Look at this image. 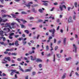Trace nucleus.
I'll use <instances>...</instances> for the list:
<instances>
[{"instance_id": "nucleus-64", "label": "nucleus", "mask_w": 79, "mask_h": 79, "mask_svg": "<svg viewBox=\"0 0 79 79\" xmlns=\"http://www.w3.org/2000/svg\"><path fill=\"white\" fill-rule=\"evenodd\" d=\"M33 75H35V72H33Z\"/></svg>"}, {"instance_id": "nucleus-13", "label": "nucleus", "mask_w": 79, "mask_h": 79, "mask_svg": "<svg viewBox=\"0 0 79 79\" xmlns=\"http://www.w3.org/2000/svg\"><path fill=\"white\" fill-rule=\"evenodd\" d=\"M66 73H64L63 75V76L61 78L62 79H64L65 77H66Z\"/></svg>"}, {"instance_id": "nucleus-36", "label": "nucleus", "mask_w": 79, "mask_h": 79, "mask_svg": "<svg viewBox=\"0 0 79 79\" xmlns=\"http://www.w3.org/2000/svg\"><path fill=\"white\" fill-rule=\"evenodd\" d=\"M77 2H75L74 3V5L75 6V7H76V8H77Z\"/></svg>"}, {"instance_id": "nucleus-26", "label": "nucleus", "mask_w": 79, "mask_h": 79, "mask_svg": "<svg viewBox=\"0 0 79 79\" xmlns=\"http://www.w3.org/2000/svg\"><path fill=\"white\" fill-rule=\"evenodd\" d=\"M53 61L54 62H55V55L54 54L53 55Z\"/></svg>"}, {"instance_id": "nucleus-20", "label": "nucleus", "mask_w": 79, "mask_h": 79, "mask_svg": "<svg viewBox=\"0 0 79 79\" xmlns=\"http://www.w3.org/2000/svg\"><path fill=\"white\" fill-rule=\"evenodd\" d=\"M7 63V61L5 59L4 60V61H2V63Z\"/></svg>"}, {"instance_id": "nucleus-37", "label": "nucleus", "mask_w": 79, "mask_h": 79, "mask_svg": "<svg viewBox=\"0 0 79 79\" xmlns=\"http://www.w3.org/2000/svg\"><path fill=\"white\" fill-rule=\"evenodd\" d=\"M22 14H27V13L25 11H22L21 12Z\"/></svg>"}, {"instance_id": "nucleus-48", "label": "nucleus", "mask_w": 79, "mask_h": 79, "mask_svg": "<svg viewBox=\"0 0 79 79\" xmlns=\"http://www.w3.org/2000/svg\"><path fill=\"white\" fill-rule=\"evenodd\" d=\"M49 40H50V39H52V36H50L48 38Z\"/></svg>"}, {"instance_id": "nucleus-32", "label": "nucleus", "mask_w": 79, "mask_h": 79, "mask_svg": "<svg viewBox=\"0 0 79 79\" xmlns=\"http://www.w3.org/2000/svg\"><path fill=\"white\" fill-rule=\"evenodd\" d=\"M46 48L47 50H49V47H48V46L47 45L46 46Z\"/></svg>"}, {"instance_id": "nucleus-16", "label": "nucleus", "mask_w": 79, "mask_h": 79, "mask_svg": "<svg viewBox=\"0 0 79 79\" xmlns=\"http://www.w3.org/2000/svg\"><path fill=\"white\" fill-rule=\"evenodd\" d=\"M15 45L16 46H18L19 44H18V40H16L15 41Z\"/></svg>"}, {"instance_id": "nucleus-56", "label": "nucleus", "mask_w": 79, "mask_h": 79, "mask_svg": "<svg viewBox=\"0 0 79 79\" xmlns=\"http://www.w3.org/2000/svg\"><path fill=\"white\" fill-rule=\"evenodd\" d=\"M30 42H31V43H34V41L33 40L30 41Z\"/></svg>"}, {"instance_id": "nucleus-6", "label": "nucleus", "mask_w": 79, "mask_h": 79, "mask_svg": "<svg viewBox=\"0 0 79 79\" xmlns=\"http://www.w3.org/2000/svg\"><path fill=\"white\" fill-rule=\"evenodd\" d=\"M10 23H6V24H5V25H7V26H4V27H9L10 28V29H12V28L11 27V26L10 25Z\"/></svg>"}, {"instance_id": "nucleus-17", "label": "nucleus", "mask_w": 79, "mask_h": 79, "mask_svg": "<svg viewBox=\"0 0 79 79\" xmlns=\"http://www.w3.org/2000/svg\"><path fill=\"white\" fill-rule=\"evenodd\" d=\"M56 55L57 58H60L61 57V56L60 54H56Z\"/></svg>"}, {"instance_id": "nucleus-24", "label": "nucleus", "mask_w": 79, "mask_h": 79, "mask_svg": "<svg viewBox=\"0 0 79 79\" xmlns=\"http://www.w3.org/2000/svg\"><path fill=\"white\" fill-rule=\"evenodd\" d=\"M39 11L40 12V13H43V10L41 9H39Z\"/></svg>"}, {"instance_id": "nucleus-41", "label": "nucleus", "mask_w": 79, "mask_h": 79, "mask_svg": "<svg viewBox=\"0 0 79 79\" xmlns=\"http://www.w3.org/2000/svg\"><path fill=\"white\" fill-rule=\"evenodd\" d=\"M79 61H77L76 63H75V64L76 65H77L78 64H79Z\"/></svg>"}, {"instance_id": "nucleus-7", "label": "nucleus", "mask_w": 79, "mask_h": 79, "mask_svg": "<svg viewBox=\"0 0 79 79\" xmlns=\"http://www.w3.org/2000/svg\"><path fill=\"white\" fill-rule=\"evenodd\" d=\"M8 21L7 19H6L5 20H3L2 19L1 17H0V23H5V22H6Z\"/></svg>"}, {"instance_id": "nucleus-12", "label": "nucleus", "mask_w": 79, "mask_h": 79, "mask_svg": "<svg viewBox=\"0 0 79 79\" xmlns=\"http://www.w3.org/2000/svg\"><path fill=\"white\" fill-rule=\"evenodd\" d=\"M66 38H65L64 39L63 43L64 45H65L66 44Z\"/></svg>"}, {"instance_id": "nucleus-21", "label": "nucleus", "mask_w": 79, "mask_h": 79, "mask_svg": "<svg viewBox=\"0 0 79 79\" xmlns=\"http://www.w3.org/2000/svg\"><path fill=\"white\" fill-rule=\"evenodd\" d=\"M71 59V57H69L68 58H65V60L66 61H69V60H70Z\"/></svg>"}, {"instance_id": "nucleus-59", "label": "nucleus", "mask_w": 79, "mask_h": 79, "mask_svg": "<svg viewBox=\"0 0 79 79\" xmlns=\"http://www.w3.org/2000/svg\"><path fill=\"white\" fill-rule=\"evenodd\" d=\"M50 51H52V50H53V47L51 48V49H50Z\"/></svg>"}, {"instance_id": "nucleus-42", "label": "nucleus", "mask_w": 79, "mask_h": 79, "mask_svg": "<svg viewBox=\"0 0 79 79\" xmlns=\"http://www.w3.org/2000/svg\"><path fill=\"white\" fill-rule=\"evenodd\" d=\"M29 19L30 20L33 19H34V17H30Z\"/></svg>"}, {"instance_id": "nucleus-38", "label": "nucleus", "mask_w": 79, "mask_h": 79, "mask_svg": "<svg viewBox=\"0 0 79 79\" xmlns=\"http://www.w3.org/2000/svg\"><path fill=\"white\" fill-rule=\"evenodd\" d=\"M31 59L32 60H33L34 61V60H35V59L33 58V56H31Z\"/></svg>"}, {"instance_id": "nucleus-10", "label": "nucleus", "mask_w": 79, "mask_h": 79, "mask_svg": "<svg viewBox=\"0 0 79 79\" xmlns=\"http://www.w3.org/2000/svg\"><path fill=\"white\" fill-rule=\"evenodd\" d=\"M42 2H44L43 4L44 5H45V6H47V5H48V3H47L45 2H48V1H42Z\"/></svg>"}, {"instance_id": "nucleus-22", "label": "nucleus", "mask_w": 79, "mask_h": 79, "mask_svg": "<svg viewBox=\"0 0 79 79\" xmlns=\"http://www.w3.org/2000/svg\"><path fill=\"white\" fill-rule=\"evenodd\" d=\"M38 6V4H35L31 6L32 8H33V7H35V6Z\"/></svg>"}, {"instance_id": "nucleus-4", "label": "nucleus", "mask_w": 79, "mask_h": 79, "mask_svg": "<svg viewBox=\"0 0 79 79\" xmlns=\"http://www.w3.org/2000/svg\"><path fill=\"white\" fill-rule=\"evenodd\" d=\"M15 20H16V21H18V22L19 23H21V22H20V21H23V22L24 23H27V21H26L24 20L23 19H15Z\"/></svg>"}, {"instance_id": "nucleus-52", "label": "nucleus", "mask_w": 79, "mask_h": 79, "mask_svg": "<svg viewBox=\"0 0 79 79\" xmlns=\"http://www.w3.org/2000/svg\"><path fill=\"white\" fill-rule=\"evenodd\" d=\"M23 45H25V44H26L27 42L26 41H25V42H24L23 41Z\"/></svg>"}, {"instance_id": "nucleus-63", "label": "nucleus", "mask_w": 79, "mask_h": 79, "mask_svg": "<svg viewBox=\"0 0 79 79\" xmlns=\"http://www.w3.org/2000/svg\"><path fill=\"white\" fill-rule=\"evenodd\" d=\"M60 32H61V33H63V30L62 29H61Z\"/></svg>"}, {"instance_id": "nucleus-5", "label": "nucleus", "mask_w": 79, "mask_h": 79, "mask_svg": "<svg viewBox=\"0 0 79 79\" xmlns=\"http://www.w3.org/2000/svg\"><path fill=\"white\" fill-rule=\"evenodd\" d=\"M63 7L65 9H66V6L65 5H60L59 6V8H60L61 11H63Z\"/></svg>"}, {"instance_id": "nucleus-51", "label": "nucleus", "mask_w": 79, "mask_h": 79, "mask_svg": "<svg viewBox=\"0 0 79 79\" xmlns=\"http://www.w3.org/2000/svg\"><path fill=\"white\" fill-rule=\"evenodd\" d=\"M24 60H28V59H27V57H25L24 58Z\"/></svg>"}, {"instance_id": "nucleus-3", "label": "nucleus", "mask_w": 79, "mask_h": 79, "mask_svg": "<svg viewBox=\"0 0 79 79\" xmlns=\"http://www.w3.org/2000/svg\"><path fill=\"white\" fill-rule=\"evenodd\" d=\"M73 52H75V53H76V50H77V47H76V45L73 44Z\"/></svg>"}, {"instance_id": "nucleus-46", "label": "nucleus", "mask_w": 79, "mask_h": 79, "mask_svg": "<svg viewBox=\"0 0 79 79\" xmlns=\"http://www.w3.org/2000/svg\"><path fill=\"white\" fill-rule=\"evenodd\" d=\"M2 38L3 39V41L5 42V40H6V38H5V37H3Z\"/></svg>"}, {"instance_id": "nucleus-55", "label": "nucleus", "mask_w": 79, "mask_h": 79, "mask_svg": "<svg viewBox=\"0 0 79 79\" xmlns=\"http://www.w3.org/2000/svg\"><path fill=\"white\" fill-rule=\"evenodd\" d=\"M40 37V35H38L37 36V39H39V37Z\"/></svg>"}, {"instance_id": "nucleus-1", "label": "nucleus", "mask_w": 79, "mask_h": 79, "mask_svg": "<svg viewBox=\"0 0 79 79\" xmlns=\"http://www.w3.org/2000/svg\"><path fill=\"white\" fill-rule=\"evenodd\" d=\"M10 71H11V73H10V75L11 76H13V74L15 73L19 74V72L18 71L17 72L16 70L11 69Z\"/></svg>"}, {"instance_id": "nucleus-31", "label": "nucleus", "mask_w": 79, "mask_h": 79, "mask_svg": "<svg viewBox=\"0 0 79 79\" xmlns=\"http://www.w3.org/2000/svg\"><path fill=\"white\" fill-rule=\"evenodd\" d=\"M3 34V31H0V35H2Z\"/></svg>"}, {"instance_id": "nucleus-27", "label": "nucleus", "mask_w": 79, "mask_h": 79, "mask_svg": "<svg viewBox=\"0 0 79 79\" xmlns=\"http://www.w3.org/2000/svg\"><path fill=\"white\" fill-rule=\"evenodd\" d=\"M12 55H15V56H16V55H17V53L15 52L14 53H12L11 54Z\"/></svg>"}, {"instance_id": "nucleus-35", "label": "nucleus", "mask_w": 79, "mask_h": 79, "mask_svg": "<svg viewBox=\"0 0 79 79\" xmlns=\"http://www.w3.org/2000/svg\"><path fill=\"white\" fill-rule=\"evenodd\" d=\"M6 17H7V15H2V18H6Z\"/></svg>"}, {"instance_id": "nucleus-40", "label": "nucleus", "mask_w": 79, "mask_h": 79, "mask_svg": "<svg viewBox=\"0 0 79 79\" xmlns=\"http://www.w3.org/2000/svg\"><path fill=\"white\" fill-rule=\"evenodd\" d=\"M42 64H39V68H42Z\"/></svg>"}, {"instance_id": "nucleus-29", "label": "nucleus", "mask_w": 79, "mask_h": 79, "mask_svg": "<svg viewBox=\"0 0 79 79\" xmlns=\"http://www.w3.org/2000/svg\"><path fill=\"white\" fill-rule=\"evenodd\" d=\"M24 32L27 33V34H29V31H28V30H27L24 31Z\"/></svg>"}, {"instance_id": "nucleus-44", "label": "nucleus", "mask_w": 79, "mask_h": 79, "mask_svg": "<svg viewBox=\"0 0 79 79\" xmlns=\"http://www.w3.org/2000/svg\"><path fill=\"white\" fill-rule=\"evenodd\" d=\"M75 74L76 75V76H79V74H78V73L77 72H76L75 73Z\"/></svg>"}, {"instance_id": "nucleus-50", "label": "nucleus", "mask_w": 79, "mask_h": 79, "mask_svg": "<svg viewBox=\"0 0 79 79\" xmlns=\"http://www.w3.org/2000/svg\"><path fill=\"white\" fill-rule=\"evenodd\" d=\"M73 19L74 20H76V16L74 15L73 16Z\"/></svg>"}, {"instance_id": "nucleus-47", "label": "nucleus", "mask_w": 79, "mask_h": 79, "mask_svg": "<svg viewBox=\"0 0 79 79\" xmlns=\"http://www.w3.org/2000/svg\"><path fill=\"white\" fill-rule=\"evenodd\" d=\"M70 9H71V7H69L68 8V11H70Z\"/></svg>"}, {"instance_id": "nucleus-11", "label": "nucleus", "mask_w": 79, "mask_h": 79, "mask_svg": "<svg viewBox=\"0 0 79 79\" xmlns=\"http://www.w3.org/2000/svg\"><path fill=\"white\" fill-rule=\"evenodd\" d=\"M7 30H8V32H10V28H5L3 29V31H7Z\"/></svg>"}, {"instance_id": "nucleus-54", "label": "nucleus", "mask_w": 79, "mask_h": 79, "mask_svg": "<svg viewBox=\"0 0 79 79\" xmlns=\"http://www.w3.org/2000/svg\"><path fill=\"white\" fill-rule=\"evenodd\" d=\"M42 21H43V20L41 19L39 20L38 21V22H39L40 23L41 22H42Z\"/></svg>"}, {"instance_id": "nucleus-49", "label": "nucleus", "mask_w": 79, "mask_h": 79, "mask_svg": "<svg viewBox=\"0 0 79 79\" xmlns=\"http://www.w3.org/2000/svg\"><path fill=\"white\" fill-rule=\"evenodd\" d=\"M60 28V26H58L57 28V29L56 30H57V31H58V30H59V29Z\"/></svg>"}, {"instance_id": "nucleus-45", "label": "nucleus", "mask_w": 79, "mask_h": 79, "mask_svg": "<svg viewBox=\"0 0 79 79\" xmlns=\"http://www.w3.org/2000/svg\"><path fill=\"white\" fill-rule=\"evenodd\" d=\"M9 38L10 39H13V37H12L11 36L9 35Z\"/></svg>"}, {"instance_id": "nucleus-33", "label": "nucleus", "mask_w": 79, "mask_h": 79, "mask_svg": "<svg viewBox=\"0 0 79 79\" xmlns=\"http://www.w3.org/2000/svg\"><path fill=\"white\" fill-rule=\"evenodd\" d=\"M11 15L14 18H16V15H14V14H11Z\"/></svg>"}, {"instance_id": "nucleus-30", "label": "nucleus", "mask_w": 79, "mask_h": 79, "mask_svg": "<svg viewBox=\"0 0 79 79\" xmlns=\"http://www.w3.org/2000/svg\"><path fill=\"white\" fill-rule=\"evenodd\" d=\"M58 46H56L55 48V50H56H56H57L58 49Z\"/></svg>"}, {"instance_id": "nucleus-34", "label": "nucleus", "mask_w": 79, "mask_h": 79, "mask_svg": "<svg viewBox=\"0 0 79 79\" xmlns=\"http://www.w3.org/2000/svg\"><path fill=\"white\" fill-rule=\"evenodd\" d=\"M14 34H15V33H12L10 34V36H13V35H14Z\"/></svg>"}, {"instance_id": "nucleus-43", "label": "nucleus", "mask_w": 79, "mask_h": 79, "mask_svg": "<svg viewBox=\"0 0 79 79\" xmlns=\"http://www.w3.org/2000/svg\"><path fill=\"white\" fill-rule=\"evenodd\" d=\"M19 69L20 70V71H22V72H24V70H23V69L20 68H19Z\"/></svg>"}, {"instance_id": "nucleus-18", "label": "nucleus", "mask_w": 79, "mask_h": 79, "mask_svg": "<svg viewBox=\"0 0 79 79\" xmlns=\"http://www.w3.org/2000/svg\"><path fill=\"white\" fill-rule=\"evenodd\" d=\"M20 25L21 26V28H24L25 29L26 27L24 25H23V24H20Z\"/></svg>"}, {"instance_id": "nucleus-39", "label": "nucleus", "mask_w": 79, "mask_h": 79, "mask_svg": "<svg viewBox=\"0 0 79 79\" xmlns=\"http://www.w3.org/2000/svg\"><path fill=\"white\" fill-rule=\"evenodd\" d=\"M9 45H14V43H13L12 44L10 43L9 44Z\"/></svg>"}, {"instance_id": "nucleus-9", "label": "nucleus", "mask_w": 79, "mask_h": 79, "mask_svg": "<svg viewBox=\"0 0 79 79\" xmlns=\"http://www.w3.org/2000/svg\"><path fill=\"white\" fill-rule=\"evenodd\" d=\"M72 19V17L71 16L69 18L68 21L69 23H73V20L71 19Z\"/></svg>"}, {"instance_id": "nucleus-57", "label": "nucleus", "mask_w": 79, "mask_h": 79, "mask_svg": "<svg viewBox=\"0 0 79 79\" xmlns=\"http://www.w3.org/2000/svg\"><path fill=\"white\" fill-rule=\"evenodd\" d=\"M11 27H12V28H13V29H15V28H16V26H13Z\"/></svg>"}, {"instance_id": "nucleus-61", "label": "nucleus", "mask_w": 79, "mask_h": 79, "mask_svg": "<svg viewBox=\"0 0 79 79\" xmlns=\"http://www.w3.org/2000/svg\"><path fill=\"white\" fill-rule=\"evenodd\" d=\"M17 60H18V61H21V59L20 58H18L17 59Z\"/></svg>"}, {"instance_id": "nucleus-28", "label": "nucleus", "mask_w": 79, "mask_h": 79, "mask_svg": "<svg viewBox=\"0 0 79 79\" xmlns=\"http://www.w3.org/2000/svg\"><path fill=\"white\" fill-rule=\"evenodd\" d=\"M31 71V70L30 69H27L25 70V72H29V71Z\"/></svg>"}, {"instance_id": "nucleus-15", "label": "nucleus", "mask_w": 79, "mask_h": 79, "mask_svg": "<svg viewBox=\"0 0 79 79\" xmlns=\"http://www.w3.org/2000/svg\"><path fill=\"white\" fill-rule=\"evenodd\" d=\"M36 61L37 62H42V60L40 59H37Z\"/></svg>"}, {"instance_id": "nucleus-60", "label": "nucleus", "mask_w": 79, "mask_h": 79, "mask_svg": "<svg viewBox=\"0 0 79 79\" xmlns=\"http://www.w3.org/2000/svg\"><path fill=\"white\" fill-rule=\"evenodd\" d=\"M52 45H53V44H52V43H51V46H50L51 48H52Z\"/></svg>"}, {"instance_id": "nucleus-25", "label": "nucleus", "mask_w": 79, "mask_h": 79, "mask_svg": "<svg viewBox=\"0 0 79 79\" xmlns=\"http://www.w3.org/2000/svg\"><path fill=\"white\" fill-rule=\"evenodd\" d=\"M16 23L15 22L12 23H11V26H14L15 24H16Z\"/></svg>"}, {"instance_id": "nucleus-62", "label": "nucleus", "mask_w": 79, "mask_h": 79, "mask_svg": "<svg viewBox=\"0 0 79 79\" xmlns=\"http://www.w3.org/2000/svg\"><path fill=\"white\" fill-rule=\"evenodd\" d=\"M56 40L55 39H54V43H56Z\"/></svg>"}, {"instance_id": "nucleus-14", "label": "nucleus", "mask_w": 79, "mask_h": 79, "mask_svg": "<svg viewBox=\"0 0 79 79\" xmlns=\"http://www.w3.org/2000/svg\"><path fill=\"white\" fill-rule=\"evenodd\" d=\"M5 60H8V61H11V59H10V57H5Z\"/></svg>"}, {"instance_id": "nucleus-53", "label": "nucleus", "mask_w": 79, "mask_h": 79, "mask_svg": "<svg viewBox=\"0 0 79 79\" xmlns=\"http://www.w3.org/2000/svg\"><path fill=\"white\" fill-rule=\"evenodd\" d=\"M54 5H58V3L57 2H55L54 3Z\"/></svg>"}, {"instance_id": "nucleus-19", "label": "nucleus", "mask_w": 79, "mask_h": 79, "mask_svg": "<svg viewBox=\"0 0 79 79\" xmlns=\"http://www.w3.org/2000/svg\"><path fill=\"white\" fill-rule=\"evenodd\" d=\"M0 44H1V45H4V46H6V44H4V42H0Z\"/></svg>"}, {"instance_id": "nucleus-23", "label": "nucleus", "mask_w": 79, "mask_h": 79, "mask_svg": "<svg viewBox=\"0 0 79 79\" xmlns=\"http://www.w3.org/2000/svg\"><path fill=\"white\" fill-rule=\"evenodd\" d=\"M1 12L3 13H6V11L5 10H1Z\"/></svg>"}, {"instance_id": "nucleus-2", "label": "nucleus", "mask_w": 79, "mask_h": 79, "mask_svg": "<svg viewBox=\"0 0 79 79\" xmlns=\"http://www.w3.org/2000/svg\"><path fill=\"white\" fill-rule=\"evenodd\" d=\"M49 31L50 32H52V37H54L55 36L54 34H55V30L54 29H51V30H49Z\"/></svg>"}, {"instance_id": "nucleus-8", "label": "nucleus", "mask_w": 79, "mask_h": 79, "mask_svg": "<svg viewBox=\"0 0 79 79\" xmlns=\"http://www.w3.org/2000/svg\"><path fill=\"white\" fill-rule=\"evenodd\" d=\"M33 2H29L28 4L26 5V6L28 7V8H30V7L31 6V4H32Z\"/></svg>"}, {"instance_id": "nucleus-58", "label": "nucleus", "mask_w": 79, "mask_h": 79, "mask_svg": "<svg viewBox=\"0 0 79 79\" xmlns=\"http://www.w3.org/2000/svg\"><path fill=\"white\" fill-rule=\"evenodd\" d=\"M55 9L54 7H53L52 9L51 10V11H53V10H54V9Z\"/></svg>"}]
</instances>
